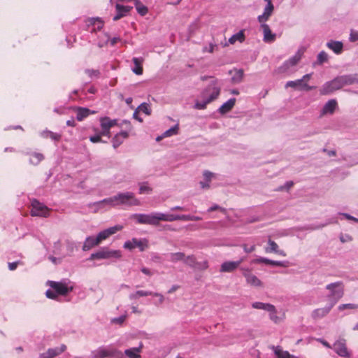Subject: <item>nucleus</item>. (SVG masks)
Returning <instances> with one entry per match:
<instances>
[{
  "label": "nucleus",
  "mask_w": 358,
  "mask_h": 358,
  "mask_svg": "<svg viewBox=\"0 0 358 358\" xmlns=\"http://www.w3.org/2000/svg\"><path fill=\"white\" fill-rule=\"evenodd\" d=\"M357 79L352 75L338 76L329 82L325 83L320 92L322 95H327L338 90L345 85L354 84Z\"/></svg>",
  "instance_id": "1"
},
{
  "label": "nucleus",
  "mask_w": 358,
  "mask_h": 358,
  "mask_svg": "<svg viewBox=\"0 0 358 358\" xmlns=\"http://www.w3.org/2000/svg\"><path fill=\"white\" fill-rule=\"evenodd\" d=\"M326 289L329 291L327 296L329 303L334 306L344 294L343 283L341 281L330 283L326 286Z\"/></svg>",
  "instance_id": "2"
},
{
  "label": "nucleus",
  "mask_w": 358,
  "mask_h": 358,
  "mask_svg": "<svg viewBox=\"0 0 358 358\" xmlns=\"http://www.w3.org/2000/svg\"><path fill=\"white\" fill-rule=\"evenodd\" d=\"M117 206H138L141 205V201L137 199L135 194L131 192H118L115 194Z\"/></svg>",
  "instance_id": "3"
},
{
  "label": "nucleus",
  "mask_w": 358,
  "mask_h": 358,
  "mask_svg": "<svg viewBox=\"0 0 358 358\" xmlns=\"http://www.w3.org/2000/svg\"><path fill=\"white\" fill-rule=\"evenodd\" d=\"M220 93V88L214 87L213 88V94L211 95L208 94V90L207 91H203L201 94V97L203 99L201 101H197L195 103L194 108L198 110H203L206 108V106L212 102L213 101L215 100Z\"/></svg>",
  "instance_id": "4"
},
{
  "label": "nucleus",
  "mask_w": 358,
  "mask_h": 358,
  "mask_svg": "<svg viewBox=\"0 0 358 358\" xmlns=\"http://www.w3.org/2000/svg\"><path fill=\"white\" fill-rule=\"evenodd\" d=\"M158 213L134 214L131 215V217L135 219L138 224L157 226L159 224Z\"/></svg>",
  "instance_id": "5"
},
{
  "label": "nucleus",
  "mask_w": 358,
  "mask_h": 358,
  "mask_svg": "<svg viewBox=\"0 0 358 358\" xmlns=\"http://www.w3.org/2000/svg\"><path fill=\"white\" fill-rule=\"evenodd\" d=\"M122 256L120 250H110L106 248H101L96 252L90 255V259H107L111 258L119 259Z\"/></svg>",
  "instance_id": "6"
},
{
  "label": "nucleus",
  "mask_w": 358,
  "mask_h": 358,
  "mask_svg": "<svg viewBox=\"0 0 358 358\" xmlns=\"http://www.w3.org/2000/svg\"><path fill=\"white\" fill-rule=\"evenodd\" d=\"M49 285L50 287L55 291L57 294L59 295H66L69 292H71L73 289V286L69 285V282L66 281L62 282H55V281H49Z\"/></svg>",
  "instance_id": "7"
},
{
  "label": "nucleus",
  "mask_w": 358,
  "mask_h": 358,
  "mask_svg": "<svg viewBox=\"0 0 358 358\" xmlns=\"http://www.w3.org/2000/svg\"><path fill=\"white\" fill-rule=\"evenodd\" d=\"M30 213L31 216L46 217L49 216V209L47 206L34 199L31 201V209Z\"/></svg>",
  "instance_id": "8"
},
{
  "label": "nucleus",
  "mask_w": 358,
  "mask_h": 358,
  "mask_svg": "<svg viewBox=\"0 0 358 358\" xmlns=\"http://www.w3.org/2000/svg\"><path fill=\"white\" fill-rule=\"evenodd\" d=\"M92 354L95 358H104L117 357L120 355L121 352L109 347H101L93 351Z\"/></svg>",
  "instance_id": "9"
},
{
  "label": "nucleus",
  "mask_w": 358,
  "mask_h": 358,
  "mask_svg": "<svg viewBox=\"0 0 358 358\" xmlns=\"http://www.w3.org/2000/svg\"><path fill=\"white\" fill-rule=\"evenodd\" d=\"M148 246L147 240H138L136 238H132L131 241H126L124 244V248L125 249L133 250L135 248H138L140 251H144Z\"/></svg>",
  "instance_id": "10"
},
{
  "label": "nucleus",
  "mask_w": 358,
  "mask_h": 358,
  "mask_svg": "<svg viewBox=\"0 0 358 358\" xmlns=\"http://www.w3.org/2000/svg\"><path fill=\"white\" fill-rule=\"evenodd\" d=\"M122 228L123 227L121 225H115L114 227L103 230L97 234L96 237V241L101 243L103 241L107 239L109 236L115 234L119 231H121Z\"/></svg>",
  "instance_id": "11"
},
{
  "label": "nucleus",
  "mask_w": 358,
  "mask_h": 358,
  "mask_svg": "<svg viewBox=\"0 0 358 358\" xmlns=\"http://www.w3.org/2000/svg\"><path fill=\"white\" fill-rule=\"evenodd\" d=\"M285 88L292 87L295 90L310 91L314 88V87L309 86L306 83H303V80L298 79L296 80L288 81L285 84Z\"/></svg>",
  "instance_id": "12"
},
{
  "label": "nucleus",
  "mask_w": 358,
  "mask_h": 358,
  "mask_svg": "<svg viewBox=\"0 0 358 358\" xmlns=\"http://www.w3.org/2000/svg\"><path fill=\"white\" fill-rule=\"evenodd\" d=\"M264 1L267 3V4L264 8L263 14L258 16L257 19L259 23L266 22L269 19L274 10V6L271 0Z\"/></svg>",
  "instance_id": "13"
},
{
  "label": "nucleus",
  "mask_w": 358,
  "mask_h": 358,
  "mask_svg": "<svg viewBox=\"0 0 358 358\" xmlns=\"http://www.w3.org/2000/svg\"><path fill=\"white\" fill-rule=\"evenodd\" d=\"M243 275L245 278L246 282L251 286L261 287V280L255 275L250 273L248 269L243 268Z\"/></svg>",
  "instance_id": "14"
},
{
  "label": "nucleus",
  "mask_w": 358,
  "mask_h": 358,
  "mask_svg": "<svg viewBox=\"0 0 358 358\" xmlns=\"http://www.w3.org/2000/svg\"><path fill=\"white\" fill-rule=\"evenodd\" d=\"M261 28L263 31V40L266 43H272L275 40V34H273L269 26L265 22L261 23Z\"/></svg>",
  "instance_id": "15"
},
{
  "label": "nucleus",
  "mask_w": 358,
  "mask_h": 358,
  "mask_svg": "<svg viewBox=\"0 0 358 358\" xmlns=\"http://www.w3.org/2000/svg\"><path fill=\"white\" fill-rule=\"evenodd\" d=\"M243 259L241 258L238 261L236 262H225L222 263L220 267V272H232L235 271L242 263Z\"/></svg>",
  "instance_id": "16"
},
{
  "label": "nucleus",
  "mask_w": 358,
  "mask_h": 358,
  "mask_svg": "<svg viewBox=\"0 0 358 358\" xmlns=\"http://www.w3.org/2000/svg\"><path fill=\"white\" fill-rule=\"evenodd\" d=\"M66 347L62 345L59 348L49 349L46 352L41 355V358H53L65 351Z\"/></svg>",
  "instance_id": "17"
},
{
  "label": "nucleus",
  "mask_w": 358,
  "mask_h": 358,
  "mask_svg": "<svg viewBox=\"0 0 358 358\" xmlns=\"http://www.w3.org/2000/svg\"><path fill=\"white\" fill-rule=\"evenodd\" d=\"M336 352L341 357H348L349 354L344 340L338 341L334 344Z\"/></svg>",
  "instance_id": "18"
},
{
  "label": "nucleus",
  "mask_w": 358,
  "mask_h": 358,
  "mask_svg": "<svg viewBox=\"0 0 358 358\" xmlns=\"http://www.w3.org/2000/svg\"><path fill=\"white\" fill-rule=\"evenodd\" d=\"M117 14L113 17V20L117 21L126 15L127 13H129L131 9V6H122L119 3H117L115 6Z\"/></svg>",
  "instance_id": "19"
},
{
  "label": "nucleus",
  "mask_w": 358,
  "mask_h": 358,
  "mask_svg": "<svg viewBox=\"0 0 358 358\" xmlns=\"http://www.w3.org/2000/svg\"><path fill=\"white\" fill-rule=\"evenodd\" d=\"M303 52V48L299 49L292 57H291L289 60L285 62L284 66H285L286 68H289L290 66H295L301 59Z\"/></svg>",
  "instance_id": "20"
},
{
  "label": "nucleus",
  "mask_w": 358,
  "mask_h": 358,
  "mask_svg": "<svg viewBox=\"0 0 358 358\" xmlns=\"http://www.w3.org/2000/svg\"><path fill=\"white\" fill-rule=\"evenodd\" d=\"M334 306H331V304L329 303L328 306H326L324 308H317L312 313V317L314 319L322 318L326 316L330 312L331 309Z\"/></svg>",
  "instance_id": "21"
},
{
  "label": "nucleus",
  "mask_w": 358,
  "mask_h": 358,
  "mask_svg": "<svg viewBox=\"0 0 358 358\" xmlns=\"http://www.w3.org/2000/svg\"><path fill=\"white\" fill-rule=\"evenodd\" d=\"M129 134L127 131H122L117 134L113 138V146L114 148L119 147L124 141V139L127 138Z\"/></svg>",
  "instance_id": "22"
},
{
  "label": "nucleus",
  "mask_w": 358,
  "mask_h": 358,
  "mask_svg": "<svg viewBox=\"0 0 358 358\" xmlns=\"http://www.w3.org/2000/svg\"><path fill=\"white\" fill-rule=\"evenodd\" d=\"M77 115H76V119L78 121L83 120L85 117H88L90 114H94L95 111L90 110V109L87 108H83V107H78L76 108Z\"/></svg>",
  "instance_id": "23"
},
{
  "label": "nucleus",
  "mask_w": 358,
  "mask_h": 358,
  "mask_svg": "<svg viewBox=\"0 0 358 358\" xmlns=\"http://www.w3.org/2000/svg\"><path fill=\"white\" fill-rule=\"evenodd\" d=\"M268 244V246L266 248V252H275L282 257L286 256V253L283 250H279L278 244L273 241L269 239Z\"/></svg>",
  "instance_id": "24"
},
{
  "label": "nucleus",
  "mask_w": 358,
  "mask_h": 358,
  "mask_svg": "<svg viewBox=\"0 0 358 358\" xmlns=\"http://www.w3.org/2000/svg\"><path fill=\"white\" fill-rule=\"evenodd\" d=\"M143 348V344L141 343L140 345L137 348H131L129 349H127L124 351V354L129 358H141V352Z\"/></svg>",
  "instance_id": "25"
},
{
  "label": "nucleus",
  "mask_w": 358,
  "mask_h": 358,
  "mask_svg": "<svg viewBox=\"0 0 358 358\" xmlns=\"http://www.w3.org/2000/svg\"><path fill=\"white\" fill-rule=\"evenodd\" d=\"M99 242L96 241V238L94 236H88L86 238L83 245V251H88L92 248L96 246L99 245Z\"/></svg>",
  "instance_id": "26"
},
{
  "label": "nucleus",
  "mask_w": 358,
  "mask_h": 358,
  "mask_svg": "<svg viewBox=\"0 0 358 358\" xmlns=\"http://www.w3.org/2000/svg\"><path fill=\"white\" fill-rule=\"evenodd\" d=\"M236 103V99L231 98L227 102L224 103L218 109V111L221 114H225L229 112L234 106Z\"/></svg>",
  "instance_id": "27"
},
{
  "label": "nucleus",
  "mask_w": 358,
  "mask_h": 358,
  "mask_svg": "<svg viewBox=\"0 0 358 358\" xmlns=\"http://www.w3.org/2000/svg\"><path fill=\"white\" fill-rule=\"evenodd\" d=\"M134 66L132 68V71L136 75H142L143 74V58L134 57L132 59Z\"/></svg>",
  "instance_id": "28"
},
{
  "label": "nucleus",
  "mask_w": 358,
  "mask_h": 358,
  "mask_svg": "<svg viewBox=\"0 0 358 358\" xmlns=\"http://www.w3.org/2000/svg\"><path fill=\"white\" fill-rule=\"evenodd\" d=\"M327 46L337 55L341 54L343 51V45L341 41H331L327 43Z\"/></svg>",
  "instance_id": "29"
},
{
  "label": "nucleus",
  "mask_w": 358,
  "mask_h": 358,
  "mask_svg": "<svg viewBox=\"0 0 358 358\" xmlns=\"http://www.w3.org/2000/svg\"><path fill=\"white\" fill-rule=\"evenodd\" d=\"M336 106H337V103H336V100L331 99V100L328 101L324 106L323 109H322V113L323 114H327V113L332 114L334 112Z\"/></svg>",
  "instance_id": "30"
},
{
  "label": "nucleus",
  "mask_w": 358,
  "mask_h": 358,
  "mask_svg": "<svg viewBox=\"0 0 358 358\" xmlns=\"http://www.w3.org/2000/svg\"><path fill=\"white\" fill-rule=\"evenodd\" d=\"M271 349L273 350L277 358H294L293 355H290L287 351H283L280 346H272Z\"/></svg>",
  "instance_id": "31"
},
{
  "label": "nucleus",
  "mask_w": 358,
  "mask_h": 358,
  "mask_svg": "<svg viewBox=\"0 0 358 358\" xmlns=\"http://www.w3.org/2000/svg\"><path fill=\"white\" fill-rule=\"evenodd\" d=\"M101 129H110L111 127L117 124L116 120H111L108 117H101L100 119Z\"/></svg>",
  "instance_id": "32"
},
{
  "label": "nucleus",
  "mask_w": 358,
  "mask_h": 358,
  "mask_svg": "<svg viewBox=\"0 0 358 358\" xmlns=\"http://www.w3.org/2000/svg\"><path fill=\"white\" fill-rule=\"evenodd\" d=\"M252 307L255 309L264 310L266 311L273 310V305L268 303L254 302Z\"/></svg>",
  "instance_id": "33"
},
{
  "label": "nucleus",
  "mask_w": 358,
  "mask_h": 358,
  "mask_svg": "<svg viewBox=\"0 0 358 358\" xmlns=\"http://www.w3.org/2000/svg\"><path fill=\"white\" fill-rule=\"evenodd\" d=\"M158 216H159V222L160 221L173 222V221L178 220V215L164 214L162 213H159Z\"/></svg>",
  "instance_id": "34"
},
{
  "label": "nucleus",
  "mask_w": 358,
  "mask_h": 358,
  "mask_svg": "<svg viewBox=\"0 0 358 358\" xmlns=\"http://www.w3.org/2000/svg\"><path fill=\"white\" fill-rule=\"evenodd\" d=\"M245 40V34L243 30H241L238 33L234 34L229 39L230 44H234L236 41L243 42Z\"/></svg>",
  "instance_id": "35"
},
{
  "label": "nucleus",
  "mask_w": 358,
  "mask_h": 358,
  "mask_svg": "<svg viewBox=\"0 0 358 358\" xmlns=\"http://www.w3.org/2000/svg\"><path fill=\"white\" fill-rule=\"evenodd\" d=\"M99 204L106 205V206H108V207L117 206V201H116L115 195H114L113 196H111V197L104 199L101 201H99Z\"/></svg>",
  "instance_id": "36"
},
{
  "label": "nucleus",
  "mask_w": 358,
  "mask_h": 358,
  "mask_svg": "<svg viewBox=\"0 0 358 358\" xmlns=\"http://www.w3.org/2000/svg\"><path fill=\"white\" fill-rule=\"evenodd\" d=\"M44 159V156L41 153L34 152L31 154V157L30 158V163L34 165H38L41 161Z\"/></svg>",
  "instance_id": "37"
},
{
  "label": "nucleus",
  "mask_w": 358,
  "mask_h": 358,
  "mask_svg": "<svg viewBox=\"0 0 358 358\" xmlns=\"http://www.w3.org/2000/svg\"><path fill=\"white\" fill-rule=\"evenodd\" d=\"M183 259H185V254L183 252H175V253H171L169 255V260L171 262H179V261H182L183 262Z\"/></svg>",
  "instance_id": "38"
},
{
  "label": "nucleus",
  "mask_w": 358,
  "mask_h": 358,
  "mask_svg": "<svg viewBox=\"0 0 358 358\" xmlns=\"http://www.w3.org/2000/svg\"><path fill=\"white\" fill-rule=\"evenodd\" d=\"M257 262H262V263H264L266 264H271V265H273V266H284V264L282 262L270 260V259H266V258L258 259H257Z\"/></svg>",
  "instance_id": "39"
},
{
  "label": "nucleus",
  "mask_w": 358,
  "mask_h": 358,
  "mask_svg": "<svg viewBox=\"0 0 358 358\" xmlns=\"http://www.w3.org/2000/svg\"><path fill=\"white\" fill-rule=\"evenodd\" d=\"M135 6L138 13L143 16L147 14L148 8L143 6L138 0H135Z\"/></svg>",
  "instance_id": "40"
},
{
  "label": "nucleus",
  "mask_w": 358,
  "mask_h": 358,
  "mask_svg": "<svg viewBox=\"0 0 358 358\" xmlns=\"http://www.w3.org/2000/svg\"><path fill=\"white\" fill-rule=\"evenodd\" d=\"M152 191V189L149 187L147 182L139 183V193L140 194H150Z\"/></svg>",
  "instance_id": "41"
},
{
  "label": "nucleus",
  "mask_w": 358,
  "mask_h": 358,
  "mask_svg": "<svg viewBox=\"0 0 358 358\" xmlns=\"http://www.w3.org/2000/svg\"><path fill=\"white\" fill-rule=\"evenodd\" d=\"M269 313V318L274 323L278 324L280 322L281 318L277 315V310L273 306V310L268 311Z\"/></svg>",
  "instance_id": "42"
},
{
  "label": "nucleus",
  "mask_w": 358,
  "mask_h": 358,
  "mask_svg": "<svg viewBox=\"0 0 358 358\" xmlns=\"http://www.w3.org/2000/svg\"><path fill=\"white\" fill-rule=\"evenodd\" d=\"M178 125L176 124L172 127H171L169 129L166 130L164 134V137H169L173 135H176L178 133Z\"/></svg>",
  "instance_id": "43"
},
{
  "label": "nucleus",
  "mask_w": 358,
  "mask_h": 358,
  "mask_svg": "<svg viewBox=\"0 0 358 358\" xmlns=\"http://www.w3.org/2000/svg\"><path fill=\"white\" fill-rule=\"evenodd\" d=\"M235 74L232 77V80L234 83H240L243 77V71L242 69H238L234 71Z\"/></svg>",
  "instance_id": "44"
},
{
  "label": "nucleus",
  "mask_w": 358,
  "mask_h": 358,
  "mask_svg": "<svg viewBox=\"0 0 358 358\" xmlns=\"http://www.w3.org/2000/svg\"><path fill=\"white\" fill-rule=\"evenodd\" d=\"M137 110L143 112L148 115H150V113H151V109H150V105L146 103H141L138 107Z\"/></svg>",
  "instance_id": "45"
},
{
  "label": "nucleus",
  "mask_w": 358,
  "mask_h": 358,
  "mask_svg": "<svg viewBox=\"0 0 358 358\" xmlns=\"http://www.w3.org/2000/svg\"><path fill=\"white\" fill-rule=\"evenodd\" d=\"M183 262L190 266H196V258L194 257V255H189L187 257L185 256V259H183Z\"/></svg>",
  "instance_id": "46"
},
{
  "label": "nucleus",
  "mask_w": 358,
  "mask_h": 358,
  "mask_svg": "<svg viewBox=\"0 0 358 358\" xmlns=\"http://www.w3.org/2000/svg\"><path fill=\"white\" fill-rule=\"evenodd\" d=\"M328 60V55L324 51H321L317 55V62L320 64Z\"/></svg>",
  "instance_id": "47"
},
{
  "label": "nucleus",
  "mask_w": 358,
  "mask_h": 358,
  "mask_svg": "<svg viewBox=\"0 0 358 358\" xmlns=\"http://www.w3.org/2000/svg\"><path fill=\"white\" fill-rule=\"evenodd\" d=\"M214 87L220 88V87L217 85V81L215 79H213L212 81L210 82V84L203 91L208 90V95H211L213 94V88Z\"/></svg>",
  "instance_id": "48"
},
{
  "label": "nucleus",
  "mask_w": 358,
  "mask_h": 358,
  "mask_svg": "<svg viewBox=\"0 0 358 358\" xmlns=\"http://www.w3.org/2000/svg\"><path fill=\"white\" fill-rule=\"evenodd\" d=\"M345 308L357 309V308H358V305H356L354 303H346V304L340 305L338 306V309L340 310H343Z\"/></svg>",
  "instance_id": "49"
},
{
  "label": "nucleus",
  "mask_w": 358,
  "mask_h": 358,
  "mask_svg": "<svg viewBox=\"0 0 358 358\" xmlns=\"http://www.w3.org/2000/svg\"><path fill=\"white\" fill-rule=\"evenodd\" d=\"M329 223L330 222H327V223L321 224L320 225H313V224L309 225V226L306 227V229H307V230H317V229H321V228L327 226Z\"/></svg>",
  "instance_id": "50"
},
{
  "label": "nucleus",
  "mask_w": 358,
  "mask_h": 358,
  "mask_svg": "<svg viewBox=\"0 0 358 358\" xmlns=\"http://www.w3.org/2000/svg\"><path fill=\"white\" fill-rule=\"evenodd\" d=\"M85 73L91 78L98 77L99 75V71L98 70L86 69Z\"/></svg>",
  "instance_id": "51"
},
{
  "label": "nucleus",
  "mask_w": 358,
  "mask_h": 358,
  "mask_svg": "<svg viewBox=\"0 0 358 358\" xmlns=\"http://www.w3.org/2000/svg\"><path fill=\"white\" fill-rule=\"evenodd\" d=\"M90 141L92 142V143H99V142H103L101 139V136L99 134H96V135H94V136H90Z\"/></svg>",
  "instance_id": "52"
},
{
  "label": "nucleus",
  "mask_w": 358,
  "mask_h": 358,
  "mask_svg": "<svg viewBox=\"0 0 358 358\" xmlns=\"http://www.w3.org/2000/svg\"><path fill=\"white\" fill-rule=\"evenodd\" d=\"M136 294H138L139 297L152 296V292L145 290H138L136 291Z\"/></svg>",
  "instance_id": "53"
},
{
  "label": "nucleus",
  "mask_w": 358,
  "mask_h": 358,
  "mask_svg": "<svg viewBox=\"0 0 358 358\" xmlns=\"http://www.w3.org/2000/svg\"><path fill=\"white\" fill-rule=\"evenodd\" d=\"M48 136L54 141H59L61 138V135L52 131H47Z\"/></svg>",
  "instance_id": "54"
},
{
  "label": "nucleus",
  "mask_w": 358,
  "mask_h": 358,
  "mask_svg": "<svg viewBox=\"0 0 358 358\" xmlns=\"http://www.w3.org/2000/svg\"><path fill=\"white\" fill-rule=\"evenodd\" d=\"M350 41L355 42L358 40V31L352 30L350 34Z\"/></svg>",
  "instance_id": "55"
},
{
  "label": "nucleus",
  "mask_w": 358,
  "mask_h": 358,
  "mask_svg": "<svg viewBox=\"0 0 358 358\" xmlns=\"http://www.w3.org/2000/svg\"><path fill=\"white\" fill-rule=\"evenodd\" d=\"M45 295L48 298L55 299L57 298V294L55 292V291H52L50 289H48L45 292Z\"/></svg>",
  "instance_id": "56"
},
{
  "label": "nucleus",
  "mask_w": 358,
  "mask_h": 358,
  "mask_svg": "<svg viewBox=\"0 0 358 358\" xmlns=\"http://www.w3.org/2000/svg\"><path fill=\"white\" fill-rule=\"evenodd\" d=\"M294 183L292 181H287L283 186H280L278 188V190H283L285 189H289L293 186Z\"/></svg>",
  "instance_id": "57"
},
{
  "label": "nucleus",
  "mask_w": 358,
  "mask_h": 358,
  "mask_svg": "<svg viewBox=\"0 0 358 358\" xmlns=\"http://www.w3.org/2000/svg\"><path fill=\"white\" fill-rule=\"evenodd\" d=\"M216 210H219L221 212H222L224 213H226V210L224 208L220 207L218 205H214V206H211L210 208H208V212H213V211Z\"/></svg>",
  "instance_id": "58"
},
{
  "label": "nucleus",
  "mask_w": 358,
  "mask_h": 358,
  "mask_svg": "<svg viewBox=\"0 0 358 358\" xmlns=\"http://www.w3.org/2000/svg\"><path fill=\"white\" fill-rule=\"evenodd\" d=\"M178 220L192 221V215H178Z\"/></svg>",
  "instance_id": "59"
},
{
  "label": "nucleus",
  "mask_w": 358,
  "mask_h": 358,
  "mask_svg": "<svg viewBox=\"0 0 358 358\" xmlns=\"http://www.w3.org/2000/svg\"><path fill=\"white\" fill-rule=\"evenodd\" d=\"M213 176V173L208 171H206L203 173V177L207 182H210Z\"/></svg>",
  "instance_id": "60"
},
{
  "label": "nucleus",
  "mask_w": 358,
  "mask_h": 358,
  "mask_svg": "<svg viewBox=\"0 0 358 358\" xmlns=\"http://www.w3.org/2000/svg\"><path fill=\"white\" fill-rule=\"evenodd\" d=\"M152 296H157V297L159 298V304L163 303V302L164 301V296L162 294L157 293V292H152Z\"/></svg>",
  "instance_id": "61"
},
{
  "label": "nucleus",
  "mask_w": 358,
  "mask_h": 358,
  "mask_svg": "<svg viewBox=\"0 0 358 358\" xmlns=\"http://www.w3.org/2000/svg\"><path fill=\"white\" fill-rule=\"evenodd\" d=\"M340 240L342 243H345L347 241H352V238L351 236H350L349 235H345V236H343V235H341L340 236Z\"/></svg>",
  "instance_id": "62"
},
{
  "label": "nucleus",
  "mask_w": 358,
  "mask_h": 358,
  "mask_svg": "<svg viewBox=\"0 0 358 358\" xmlns=\"http://www.w3.org/2000/svg\"><path fill=\"white\" fill-rule=\"evenodd\" d=\"M101 136H108L110 137V130L107 129H101V131L99 133Z\"/></svg>",
  "instance_id": "63"
},
{
  "label": "nucleus",
  "mask_w": 358,
  "mask_h": 358,
  "mask_svg": "<svg viewBox=\"0 0 358 358\" xmlns=\"http://www.w3.org/2000/svg\"><path fill=\"white\" fill-rule=\"evenodd\" d=\"M243 249L245 252L250 253L255 250V246L252 245L251 247L248 248V246L246 245H243Z\"/></svg>",
  "instance_id": "64"
}]
</instances>
